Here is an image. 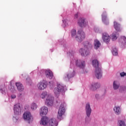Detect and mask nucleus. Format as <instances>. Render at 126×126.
Returning a JSON list of instances; mask_svg holds the SVG:
<instances>
[{
  "mask_svg": "<svg viewBox=\"0 0 126 126\" xmlns=\"http://www.w3.org/2000/svg\"><path fill=\"white\" fill-rule=\"evenodd\" d=\"M102 18L103 22H106L107 20V15L106 12H103L102 15Z\"/></svg>",
  "mask_w": 126,
  "mask_h": 126,
  "instance_id": "26",
  "label": "nucleus"
},
{
  "mask_svg": "<svg viewBox=\"0 0 126 126\" xmlns=\"http://www.w3.org/2000/svg\"><path fill=\"white\" fill-rule=\"evenodd\" d=\"M75 75V72L74 71H73L72 72H70L66 74V77L68 78V79H70V78H71L74 76Z\"/></svg>",
  "mask_w": 126,
  "mask_h": 126,
  "instance_id": "23",
  "label": "nucleus"
},
{
  "mask_svg": "<svg viewBox=\"0 0 126 126\" xmlns=\"http://www.w3.org/2000/svg\"><path fill=\"white\" fill-rule=\"evenodd\" d=\"M114 28L116 31H117V32H121V25L118 24L117 22H114Z\"/></svg>",
  "mask_w": 126,
  "mask_h": 126,
  "instance_id": "21",
  "label": "nucleus"
},
{
  "mask_svg": "<svg viewBox=\"0 0 126 126\" xmlns=\"http://www.w3.org/2000/svg\"><path fill=\"white\" fill-rule=\"evenodd\" d=\"M102 40L104 43H106V44H108L110 42V35L108 34L107 33H103L102 34Z\"/></svg>",
  "mask_w": 126,
  "mask_h": 126,
  "instance_id": "11",
  "label": "nucleus"
},
{
  "mask_svg": "<svg viewBox=\"0 0 126 126\" xmlns=\"http://www.w3.org/2000/svg\"><path fill=\"white\" fill-rule=\"evenodd\" d=\"M119 87H120V84L117 81H114L113 82V88L114 90H117V89H119Z\"/></svg>",
  "mask_w": 126,
  "mask_h": 126,
  "instance_id": "24",
  "label": "nucleus"
},
{
  "mask_svg": "<svg viewBox=\"0 0 126 126\" xmlns=\"http://www.w3.org/2000/svg\"><path fill=\"white\" fill-rule=\"evenodd\" d=\"M112 54H113V56H117L118 50L117 49V48H115L113 49V50L112 51Z\"/></svg>",
  "mask_w": 126,
  "mask_h": 126,
  "instance_id": "30",
  "label": "nucleus"
},
{
  "mask_svg": "<svg viewBox=\"0 0 126 126\" xmlns=\"http://www.w3.org/2000/svg\"><path fill=\"white\" fill-rule=\"evenodd\" d=\"M49 126H57L58 122L55 119H51L49 120Z\"/></svg>",
  "mask_w": 126,
  "mask_h": 126,
  "instance_id": "19",
  "label": "nucleus"
},
{
  "mask_svg": "<svg viewBox=\"0 0 126 126\" xmlns=\"http://www.w3.org/2000/svg\"><path fill=\"white\" fill-rule=\"evenodd\" d=\"M16 86L18 91H20V92H22V91L24 90V87L22 84L20 83H16Z\"/></svg>",
  "mask_w": 126,
  "mask_h": 126,
  "instance_id": "17",
  "label": "nucleus"
},
{
  "mask_svg": "<svg viewBox=\"0 0 126 126\" xmlns=\"http://www.w3.org/2000/svg\"><path fill=\"white\" fill-rule=\"evenodd\" d=\"M120 91H121V92H122V91H126V87H125V86H124V87H120Z\"/></svg>",
  "mask_w": 126,
  "mask_h": 126,
  "instance_id": "33",
  "label": "nucleus"
},
{
  "mask_svg": "<svg viewBox=\"0 0 126 126\" xmlns=\"http://www.w3.org/2000/svg\"><path fill=\"white\" fill-rule=\"evenodd\" d=\"M49 122L50 120L48 117H42L41 120L40 125H42V126H48V125H49Z\"/></svg>",
  "mask_w": 126,
  "mask_h": 126,
  "instance_id": "12",
  "label": "nucleus"
},
{
  "mask_svg": "<svg viewBox=\"0 0 126 126\" xmlns=\"http://www.w3.org/2000/svg\"><path fill=\"white\" fill-rule=\"evenodd\" d=\"M21 111V105L20 103H17L14 106V112L16 115H18Z\"/></svg>",
  "mask_w": 126,
  "mask_h": 126,
  "instance_id": "10",
  "label": "nucleus"
},
{
  "mask_svg": "<svg viewBox=\"0 0 126 126\" xmlns=\"http://www.w3.org/2000/svg\"><path fill=\"white\" fill-rule=\"evenodd\" d=\"M114 111L116 115H120L121 114V108L119 106L114 107Z\"/></svg>",
  "mask_w": 126,
  "mask_h": 126,
  "instance_id": "22",
  "label": "nucleus"
},
{
  "mask_svg": "<svg viewBox=\"0 0 126 126\" xmlns=\"http://www.w3.org/2000/svg\"><path fill=\"white\" fill-rule=\"evenodd\" d=\"M74 18L77 19L78 18V13H77L74 15Z\"/></svg>",
  "mask_w": 126,
  "mask_h": 126,
  "instance_id": "36",
  "label": "nucleus"
},
{
  "mask_svg": "<svg viewBox=\"0 0 126 126\" xmlns=\"http://www.w3.org/2000/svg\"><path fill=\"white\" fill-rule=\"evenodd\" d=\"M118 125L119 126H126V123L122 120L118 121Z\"/></svg>",
  "mask_w": 126,
  "mask_h": 126,
  "instance_id": "29",
  "label": "nucleus"
},
{
  "mask_svg": "<svg viewBox=\"0 0 126 126\" xmlns=\"http://www.w3.org/2000/svg\"><path fill=\"white\" fill-rule=\"evenodd\" d=\"M92 109L90 107V104L89 103H87L86 105V113L87 117L89 118L90 115H91Z\"/></svg>",
  "mask_w": 126,
  "mask_h": 126,
  "instance_id": "13",
  "label": "nucleus"
},
{
  "mask_svg": "<svg viewBox=\"0 0 126 126\" xmlns=\"http://www.w3.org/2000/svg\"><path fill=\"white\" fill-rule=\"evenodd\" d=\"M31 108L32 110H36V109H37V104H36L35 103H32Z\"/></svg>",
  "mask_w": 126,
  "mask_h": 126,
  "instance_id": "28",
  "label": "nucleus"
},
{
  "mask_svg": "<svg viewBox=\"0 0 126 126\" xmlns=\"http://www.w3.org/2000/svg\"><path fill=\"white\" fill-rule=\"evenodd\" d=\"M76 65L80 68H84L85 67V62L84 61L80 62V61H77Z\"/></svg>",
  "mask_w": 126,
  "mask_h": 126,
  "instance_id": "18",
  "label": "nucleus"
},
{
  "mask_svg": "<svg viewBox=\"0 0 126 126\" xmlns=\"http://www.w3.org/2000/svg\"><path fill=\"white\" fill-rule=\"evenodd\" d=\"M64 91V87L62 84H58L57 87L55 88L54 93L57 97L60 96V93H63Z\"/></svg>",
  "mask_w": 126,
  "mask_h": 126,
  "instance_id": "3",
  "label": "nucleus"
},
{
  "mask_svg": "<svg viewBox=\"0 0 126 126\" xmlns=\"http://www.w3.org/2000/svg\"><path fill=\"white\" fill-rule=\"evenodd\" d=\"M121 41H124L123 44L126 46V36H121Z\"/></svg>",
  "mask_w": 126,
  "mask_h": 126,
  "instance_id": "32",
  "label": "nucleus"
},
{
  "mask_svg": "<svg viewBox=\"0 0 126 126\" xmlns=\"http://www.w3.org/2000/svg\"><path fill=\"white\" fill-rule=\"evenodd\" d=\"M11 99H15L16 98V95L13 94L11 96Z\"/></svg>",
  "mask_w": 126,
  "mask_h": 126,
  "instance_id": "35",
  "label": "nucleus"
},
{
  "mask_svg": "<svg viewBox=\"0 0 126 126\" xmlns=\"http://www.w3.org/2000/svg\"><path fill=\"white\" fill-rule=\"evenodd\" d=\"M45 75L47 77V78H49V79H52L53 78V76H54V74H53V72L50 70H47L45 71Z\"/></svg>",
  "mask_w": 126,
  "mask_h": 126,
  "instance_id": "15",
  "label": "nucleus"
},
{
  "mask_svg": "<svg viewBox=\"0 0 126 126\" xmlns=\"http://www.w3.org/2000/svg\"><path fill=\"white\" fill-rule=\"evenodd\" d=\"M64 105H65V103H63L61 104L59 111L58 114L57 115V118L59 120H62V118H63V115L64 114V112H65V108H64Z\"/></svg>",
  "mask_w": 126,
  "mask_h": 126,
  "instance_id": "4",
  "label": "nucleus"
},
{
  "mask_svg": "<svg viewBox=\"0 0 126 126\" xmlns=\"http://www.w3.org/2000/svg\"><path fill=\"white\" fill-rule=\"evenodd\" d=\"M99 64L98 60H94L93 61V66L95 68L94 71L95 76L97 79H100L102 77V70L100 68H99Z\"/></svg>",
  "mask_w": 126,
  "mask_h": 126,
  "instance_id": "2",
  "label": "nucleus"
},
{
  "mask_svg": "<svg viewBox=\"0 0 126 126\" xmlns=\"http://www.w3.org/2000/svg\"><path fill=\"white\" fill-rule=\"evenodd\" d=\"M75 38L77 41L81 42L85 39V33H84L82 30H79Z\"/></svg>",
  "mask_w": 126,
  "mask_h": 126,
  "instance_id": "5",
  "label": "nucleus"
},
{
  "mask_svg": "<svg viewBox=\"0 0 126 126\" xmlns=\"http://www.w3.org/2000/svg\"><path fill=\"white\" fill-rule=\"evenodd\" d=\"M99 97H100V96L99 95V94H95V98H96L97 99H99Z\"/></svg>",
  "mask_w": 126,
  "mask_h": 126,
  "instance_id": "37",
  "label": "nucleus"
},
{
  "mask_svg": "<svg viewBox=\"0 0 126 126\" xmlns=\"http://www.w3.org/2000/svg\"><path fill=\"white\" fill-rule=\"evenodd\" d=\"M100 84L94 83L91 85V90H92V91H95V90H97L98 88H100Z\"/></svg>",
  "mask_w": 126,
  "mask_h": 126,
  "instance_id": "16",
  "label": "nucleus"
},
{
  "mask_svg": "<svg viewBox=\"0 0 126 126\" xmlns=\"http://www.w3.org/2000/svg\"><path fill=\"white\" fill-rule=\"evenodd\" d=\"M84 48L83 49L81 48L80 50V53L82 57L88 56L90 54L89 50L92 49L93 45L90 42L86 41L84 43Z\"/></svg>",
  "mask_w": 126,
  "mask_h": 126,
  "instance_id": "1",
  "label": "nucleus"
},
{
  "mask_svg": "<svg viewBox=\"0 0 126 126\" xmlns=\"http://www.w3.org/2000/svg\"><path fill=\"white\" fill-rule=\"evenodd\" d=\"M48 95V93L47 92H43L41 94H40V98L42 99H44V98H46Z\"/></svg>",
  "mask_w": 126,
  "mask_h": 126,
  "instance_id": "27",
  "label": "nucleus"
},
{
  "mask_svg": "<svg viewBox=\"0 0 126 126\" xmlns=\"http://www.w3.org/2000/svg\"><path fill=\"white\" fill-rule=\"evenodd\" d=\"M48 114V107L46 106L42 107L40 109V116H46Z\"/></svg>",
  "mask_w": 126,
  "mask_h": 126,
  "instance_id": "14",
  "label": "nucleus"
},
{
  "mask_svg": "<svg viewBox=\"0 0 126 126\" xmlns=\"http://www.w3.org/2000/svg\"><path fill=\"white\" fill-rule=\"evenodd\" d=\"M111 38L112 39V41H116V40H117L118 38V36H117V32H113Z\"/></svg>",
  "mask_w": 126,
  "mask_h": 126,
  "instance_id": "25",
  "label": "nucleus"
},
{
  "mask_svg": "<svg viewBox=\"0 0 126 126\" xmlns=\"http://www.w3.org/2000/svg\"><path fill=\"white\" fill-rule=\"evenodd\" d=\"M78 24L80 27H86L88 25V22L85 21L84 18H80L79 19Z\"/></svg>",
  "mask_w": 126,
  "mask_h": 126,
  "instance_id": "8",
  "label": "nucleus"
},
{
  "mask_svg": "<svg viewBox=\"0 0 126 126\" xmlns=\"http://www.w3.org/2000/svg\"><path fill=\"white\" fill-rule=\"evenodd\" d=\"M45 104L47 106H53V104H54V97L51 95H48L45 101Z\"/></svg>",
  "mask_w": 126,
  "mask_h": 126,
  "instance_id": "7",
  "label": "nucleus"
},
{
  "mask_svg": "<svg viewBox=\"0 0 126 126\" xmlns=\"http://www.w3.org/2000/svg\"><path fill=\"white\" fill-rule=\"evenodd\" d=\"M48 83L47 82H40L37 84V88L38 90H44L45 88H47Z\"/></svg>",
  "mask_w": 126,
  "mask_h": 126,
  "instance_id": "9",
  "label": "nucleus"
},
{
  "mask_svg": "<svg viewBox=\"0 0 126 126\" xmlns=\"http://www.w3.org/2000/svg\"><path fill=\"white\" fill-rule=\"evenodd\" d=\"M71 35L72 37H74L76 35V31L74 29L72 30L71 32Z\"/></svg>",
  "mask_w": 126,
  "mask_h": 126,
  "instance_id": "31",
  "label": "nucleus"
},
{
  "mask_svg": "<svg viewBox=\"0 0 126 126\" xmlns=\"http://www.w3.org/2000/svg\"><path fill=\"white\" fill-rule=\"evenodd\" d=\"M120 75H121V77H123L124 76H126V73L125 72H123L120 73Z\"/></svg>",
  "mask_w": 126,
  "mask_h": 126,
  "instance_id": "34",
  "label": "nucleus"
},
{
  "mask_svg": "<svg viewBox=\"0 0 126 126\" xmlns=\"http://www.w3.org/2000/svg\"><path fill=\"white\" fill-rule=\"evenodd\" d=\"M23 117L25 121H27L29 123V124H30V122L32 120L31 113L29 112H25L23 114Z\"/></svg>",
  "mask_w": 126,
  "mask_h": 126,
  "instance_id": "6",
  "label": "nucleus"
},
{
  "mask_svg": "<svg viewBox=\"0 0 126 126\" xmlns=\"http://www.w3.org/2000/svg\"><path fill=\"white\" fill-rule=\"evenodd\" d=\"M94 48L95 50H97L98 49H99V48H100V47H101V43L100 42V41H99L98 39H95L94 40Z\"/></svg>",
  "mask_w": 126,
  "mask_h": 126,
  "instance_id": "20",
  "label": "nucleus"
}]
</instances>
